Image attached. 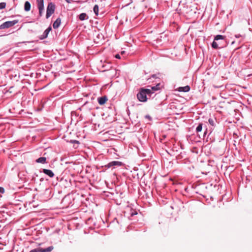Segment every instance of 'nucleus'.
<instances>
[{"mask_svg":"<svg viewBox=\"0 0 252 252\" xmlns=\"http://www.w3.org/2000/svg\"><path fill=\"white\" fill-rule=\"evenodd\" d=\"M152 94L153 92L150 89L141 88L137 94V97L139 101L145 102L148 99L147 96H150Z\"/></svg>","mask_w":252,"mask_h":252,"instance_id":"1","label":"nucleus"},{"mask_svg":"<svg viewBox=\"0 0 252 252\" xmlns=\"http://www.w3.org/2000/svg\"><path fill=\"white\" fill-rule=\"evenodd\" d=\"M55 5L52 2H50L48 4L47 8V11H46V18H48L52 14H53L55 12Z\"/></svg>","mask_w":252,"mask_h":252,"instance_id":"2","label":"nucleus"},{"mask_svg":"<svg viewBox=\"0 0 252 252\" xmlns=\"http://www.w3.org/2000/svg\"><path fill=\"white\" fill-rule=\"evenodd\" d=\"M15 24V21L5 22L0 26V30L9 28L13 26Z\"/></svg>","mask_w":252,"mask_h":252,"instance_id":"3","label":"nucleus"},{"mask_svg":"<svg viewBox=\"0 0 252 252\" xmlns=\"http://www.w3.org/2000/svg\"><path fill=\"white\" fill-rule=\"evenodd\" d=\"M123 165V163L121 161H113L112 162H109L107 164L105 165V167H107V168L112 167H115V166H121Z\"/></svg>","mask_w":252,"mask_h":252,"instance_id":"4","label":"nucleus"},{"mask_svg":"<svg viewBox=\"0 0 252 252\" xmlns=\"http://www.w3.org/2000/svg\"><path fill=\"white\" fill-rule=\"evenodd\" d=\"M107 100L108 98L106 96H103L98 98V102L101 105L104 104Z\"/></svg>","mask_w":252,"mask_h":252,"instance_id":"5","label":"nucleus"},{"mask_svg":"<svg viewBox=\"0 0 252 252\" xmlns=\"http://www.w3.org/2000/svg\"><path fill=\"white\" fill-rule=\"evenodd\" d=\"M61 23V19L60 18H58L56 19V20L54 22L53 24V27L54 29H57L60 25Z\"/></svg>","mask_w":252,"mask_h":252,"instance_id":"6","label":"nucleus"},{"mask_svg":"<svg viewBox=\"0 0 252 252\" xmlns=\"http://www.w3.org/2000/svg\"><path fill=\"white\" fill-rule=\"evenodd\" d=\"M43 172L46 175L49 176L51 178L53 177L54 176V174L51 170L43 169Z\"/></svg>","mask_w":252,"mask_h":252,"instance_id":"7","label":"nucleus"},{"mask_svg":"<svg viewBox=\"0 0 252 252\" xmlns=\"http://www.w3.org/2000/svg\"><path fill=\"white\" fill-rule=\"evenodd\" d=\"M215 40L213 42L212 44V47L214 49H218L222 48L223 46H226L227 44H225L222 46H219V44Z\"/></svg>","mask_w":252,"mask_h":252,"instance_id":"8","label":"nucleus"},{"mask_svg":"<svg viewBox=\"0 0 252 252\" xmlns=\"http://www.w3.org/2000/svg\"><path fill=\"white\" fill-rule=\"evenodd\" d=\"M54 249L53 246H50L46 249L39 248V252H51Z\"/></svg>","mask_w":252,"mask_h":252,"instance_id":"9","label":"nucleus"},{"mask_svg":"<svg viewBox=\"0 0 252 252\" xmlns=\"http://www.w3.org/2000/svg\"><path fill=\"white\" fill-rule=\"evenodd\" d=\"M178 90L179 92H188L190 90V87L189 86L181 87H179Z\"/></svg>","mask_w":252,"mask_h":252,"instance_id":"10","label":"nucleus"},{"mask_svg":"<svg viewBox=\"0 0 252 252\" xmlns=\"http://www.w3.org/2000/svg\"><path fill=\"white\" fill-rule=\"evenodd\" d=\"M52 29L51 27H48L44 32L42 35L41 39L45 38L47 37L49 32L51 31Z\"/></svg>","mask_w":252,"mask_h":252,"instance_id":"11","label":"nucleus"},{"mask_svg":"<svg viewBox=\"0 0 252 252\" xmlns=\"http://www.w3.org/2000/svg\"><path fill=\"white\" fill-rule=\"evenodd\" d=\"M225 36H224L221 35H217L215 37L214 40L216 41H218L219 40H222L225 42V44H226V41L225 40Z\"/></svg>","mask_w":252,"mask_h":252,"instance_id":"12","label":"nucleus"},{"mask_svg":"<svg viewBox=\"0 0 252 252\" xmlns=\"http://www.w3.org/2000/svg\"><path fill=\"white\" fill-rule=\"evenodd\" d=\"M46 161V158L45 157H40L36 160L37 163H45Z\"/></svg>","mask_w":252,"mask_h":252,"instance_id":"13","label":"nucleus"},{"mask_svg":"<svg viewBox=\"0 0 252 252\" xmlns=\"http://www.w3.org/2000/svg\"><path fill=\"white\" fill-rule=\"evenodd\" d=\"M31 8V4L28 1H26L24 5V9L25 11H29Z\"/></svg>","mask_w":252,"mask_h":252,"instance_id":"14","label":"nucleus"},{"mask_svg":"<svg viewBox=\"0 0 252 252\" xmlns=\"http://www.w3.org/2000/svg\"><path fill=\"white\" fill-rule=\"evenodd\" d=\"M79 18L80 20L83 21L86 19H88V17L86 13H82L79 15Z\"/></svg>","mask_w":252,"mask_h":252,"instance_id":"15","label":"nucleus"},{"mask_svg":"<svg viewBox=\"0 0 252 252\" xmlns=\"http://www.w3.org/2000/svg\"><path fill=\"white\" fill-rule=\"evenodd\" d=\"M44 1H40L38 3V9L39 10H44V4H43Z\"/></svg>","mask_w":252,"mask_h":252,"instance_id":"16","label":"nucleus"},{"mask_svg":"<svg viewBox=\"0 0 252 252\" xmlns=\"http://www.w3.org/2000/svg\"><path fill=\"white\" fill-rule=\"evenodd\" d=\"M159 85H160V84H158L156 86H154V87H151V89H150V90H152V91L154 93L155 91H158V90H159Z\"/></svg>","mask_w":252,"mask_h":252,"instance_id":"17","label":"nucleus"},{"mask_svg":"<svg viewBox=\"0 0 252 252\" xmlns=\"http://www.w3.org/2000/svg\"><path fill=\"white\" fill-rule=\"evenodd\" d=\"M94 11L96 16L98 15V6L97 5H94Z\"/></svg>","mask_w":252,"mask_h":252,"instance_id":"18","label":"nucleus"},{"mask_svg":"<svg viewBox=\"0 0 252 252\" xmlns=\"http://www.w3.org/2000/svg\"><path fill=\"white\" fill-rule=\"evenodd\" d=\"M202 124H200L196 127V130L197 132H200L202 130Z\"/></svg>","mask_w":252,"mask_h":252,"instance_id":"19","label":"nucleus"},{"mask_svg":"<svg viewBox=\"0 0 252 252\" xmlns=\"http://www.w3.org/2000/svg\"><path fill=\"white\" fill-rule=\"evenodd\" d=\"M6 4L4 2L0 3V9H3L5 7Z\"/></svg>","mask_w":252,"mask_h":252,"instance_id":"20","label":"nucleus"},{"mask_svg":"<svg viewBox=\"0 0 252 252\" xmlns=\"http://www.w3.org/2000/svg\"><path fill=\"white\" fill-rule=\"evenodd\" d=\"M209 123L212 126H214V120L213 119H209Z\"/></svg>","mask_w":252,"mask_h":252,"instance_id":"21","label":"nucleus"},{"mask_svg":"<svg viewBox=\"0 0 252 252\" xmlns=\"http://www.w3.org/2000/svg\"><path fill=\"white\" fill-rule=\"evenodd\" d=\"M30 252H39V248L32 250Z\"/></svg>","mask_w":252,"mask_h":252,"instance_id":"22","label":"nucleus"},{"mask_svg":"<svg viewBox=\"0 0 252 252\" xmlns=\"http://www.w3.org/2000/svg\"><path fill=\"white\" fill-rule=\"evenodd\" d=\"M4 189L2 187H0V193H3L4 192Z\"/></svg>","mask_w":252,"mask_h":252,"instance_id":"23","label":"nucleus"},{"mask_svg":"<svg viewBox=\"0 0 252 252\" xmlns=\"http://www.w3.org/2000/svg\"><path fill=\"white\" fill-rule=\"evenodd\" d=\"M145 118H147V119H148L150 121H151L152 120V118H151V116H149V115H146L145 116Z\"/></svg>","mask_w":252,"mask_h":252,"instance_id":"24","label":"nucleus"},{"mask_svg":"<svg viewBox=\"0 0 252 252\" xmlns=\"http://www.w3.org/2000/svg\"><path fill=\"white\" fill-rule=\"evenodd\" d=\"M115 57L117 59H120L121 58L119 54L116 55H115Z\"/></svg>","mask_w":252,"mask_h":252,"instance_id":"25","label":"nucleus"},{"mask_svg":"<svg viewBox=\"0 0 252 252\" xmlns=\"http://www.w3.org/2000/svg\"><path fill=\"white\" fill-rule=\"evenodd\" d=\"M43 11V10H39V15H40V16L41 15V14H42V11Z\"/></svg>","mask_w":252,"mask_h":252,"instance_id":"26","label":"nucleus"},{"mask_svg":"<svg viewBox=\"0 0 252 252\" xmlns=\"http://www.w3.org/2000/svg\"><path fill=\"white\" fill-rule=\"evenodd\" d=\"M124 53H125V51H123L121 52V54H124Z\"/></svg>","mask_w":252,"mask_h":252,"instance_id":"27","label":"nucleus"},{"mask_svg":"<svg viewBox=\"0 0 252 252\" xmlns=\"http://www.w3.org/2000/svg\"><path fill=\"white\" fill-rule=\"evenodd\" d=\"M239 36H240V35H236V37H239Z\"/></svg>","mask_w":252,"mask_h":252,"instance_id":"28","label":"nucleus"},{"mask_svg":"<svg viewBox=\"0 0 252 252\" xmlns=\"http://www.w3.org/2000/svg\"><path fill=\"white\" fill-rule=\"evenodd\" d=\"M218 43L219 44V46L220 45V42H219Z\"/></svg>","mask_w":252,"mask_h":252,"instance_id":"29","label":"nucleus"}]
</instances>
